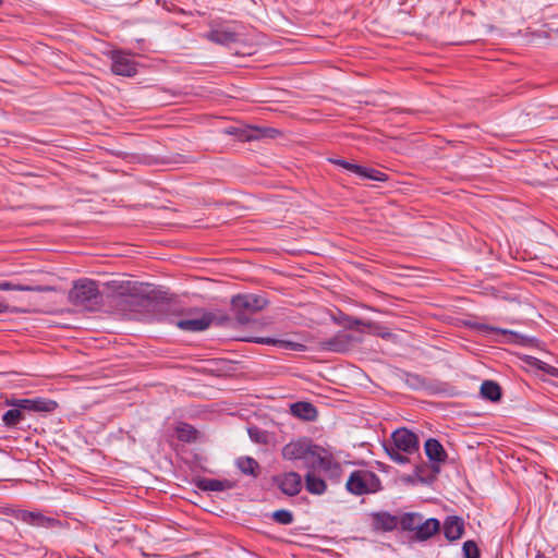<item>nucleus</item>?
<instances>
[{"label": "nucleus", "mask_w": 558, "mask_h": 558, "mask_svg": "<svg viewBox=\"0 0 558 558\" xmlns=\"http://www.w3.org/2000/svg\"><path fill=\"white\" fill-rule=\"evenodd\" d=\"M153 308L158 322L174 325L189 332L204 331L215 319V315L210 312H204L199 317L178 319L177 306L170 302H156Z\"/></svg>", "instance_id": "obj_1"}, {"label": "nucleus", "mask_w": 558, "mask_h": 558, "mask_svg": "<svg viewBox=\"0 0 558 558\" xmlns=\"http://www.w3.org/2000/svg\"><path fill=\"white\" fill-rule=\"evenodd\" d=\"M386 454L396 463L404 465L411 462L409 456L418 452V436L407 427L397 428L390 439L383 442Z\"/></svg>", "instance_id": "obj_2"}, {"label": "nucleus", "mask_w": 558, "mask_h": 558, "mask_svg": "<svg viewBox=\"0 0 558 558\" xmlns=\"http://www.w3.org/2000/svg\"><path fill=\"white\" fill-rule=\"evenodd\" d=\"M397 376L411 390L425 391L428 396H453V387L439 379L426 378L405 369H399Z\"/></svg>", "instance_id": "obj_3"}, {"label": "nucleus", "mask_w": 558, "mask_h": 558, "mask_svg": "<svg viewBox=\"0 0 558 558\" xmlns=\"http://www.w3.org/2000/svg\"><path fill=\"white\" fill-rule=\"evenodd\" d=\"M68 299L74 306L87 310H93L102 302L97 281L89 278L75 280L69 291Z\"/></svg>", "instance_id": "obj_4"}, {"label": "nucleus", "mask_w": 558, "mask_h": 558, "mask_svg": "<svg viewBox=\"0 0 558 558\" xmlns=\"http://www.w3.org/2000/svg\"><path fill=\"white\" fill-rule=\"evenodd\" d=\"M471 329L477 331L478 333L489 337L492 340L498 341V337H508V343L537 348L541 344V341L531 336L522 335L514 330L504 329L500 327H495L492 325L478 323V322H469L466 324Z\"/></svg>", "instance_id": "obj_5"}, {"label": "nucleus", "mask_w": 558, "mask_h": 558, "mask_svg": "<svg viewBox=\"0 0 558 558\" xmlns=\"http://www.w3.org/2000/svg\"><path fill=\"white\" fill-rule=\"evenodd\" d=\"M1 513L8 517H13L19 521L35 527L51 530H62L69 527V523L66 521H61L53 517H47L40 511H28L24 509H15L13 507H3L1 509Z\"/></svg>", "instance_id": "obj_6"}, {"label": "nucleus", "mask_w": 558, "mask_h": 558, "mask_svg": "<svg viewBox=\"0 0 558 558\" xmlns=\"http://www.w3.org/2000/svg\"><path fill=\"white\" fill-rule=\"evenodd\" d=\"M349 493L355 496L374 494L383 489L380 478L372 471H353L345 484Z\"/></svg>", "instance_id": "obj_7"}, {"label": "nucleus", "mask_w": 558, "mask_h": 558, "mask_svg": "<svg viewBox=\"0 0 558 558\" xmlns=\"http://www.w3.org/2000/svg\"><path fill=\"white\" fill-rule=\"evenodd\" d=\"M4 404L19 408L26 418L33 413H51L58 408L54 400L43 397L32 399L7 398Z\"/></svg>", "instance_id": "obj_8"}, {"label": "nucleus", "mask_w": 558, "mask_h": 558, "mask_svg": "<svg viewBox=\"0 0 558 558\" xmlns=\"http://www.w3.org/2000/svg\"><path fill=\"white\" fill-rule=\"evenodd\" d=\"M317 446L310 438L301 437L284 445L281 454L284 460H302L308 468Z\"/></svg>", "instance_id": "obj_9"}, {"label": "nucleus", "mask_w": 558, "mask_h": 558, "mask_svg": "<svg viewBox=\"0 0 558 558\" xmlns=\"http://www.w3.org/2000/svg\"><path fill=\"white\" fill-rule=\"evenodd\" d=\"M308 469L322 470L328 474L330 478L338 480L342 474L341 464L333 458L332 453L322 446H317Z\"/></svg>", "instance_id": "obj_10"}, {"label": "nucleus", "mask_w": 558, "mask_h": 558, "mask_svg": "<svg viewBox=\"0 0 558 558\" xmlns=\"http://www.w3.org/2000/svg\"><path fill=\"white\" fill-rule=\"evenodd\" d=\"M111 60V71L116 75L133 77L137 74V63L131 58L130 53L113 49L108 52Z\"/></svg>", "instance_id": "obj_11"}, {"label": "nucleus", "mask_w": 558, "mask_h": 558, "mask_svg": "<svg viewBox=\"0 0 558 558\" xmlns=\"http://www.w3.org/2000/svg\"><path fill=\"white\" fill-rule=\"evenodd\" d=\"M114 292L119 299V304H128L130 307L142 306L148 301V298L142 295L136 282L123 281L114 286Z\"/></svg>", "instance_id": "obj_12"}, {"label": "nucleus", "mask_w": 558, "mask_h": 558, "mask_svg": "<svg viewBox=\"0 0 558 558\" xmlns=\"http://www.w3.org/2000/svg\"><path fill=\"white\" fill-rule=\"evenodd\" d=\"M271 481L288 497L296 496L303 487L302 476L294 471L274 475Z\"/></svg>", "instance_id": "obj_13"}, {"label": "nucleus", "mask_w": 558, "mask_h": 558, "mask_svg": "<svg viewBox=\"0 0 558 558\" xmlns=\"http://www.w3.org/2000/svg\"><path fill=\"white\" fill-rule=\"evenodd\" d=\"M424 452L428 459L429 468L435 474H439L441 465L447 461L448 453L436 438H428L424 442Z\"/></svg>", "instance_id": "obj_14"}, {"label": "nucleus", "mask_w": 558, "mask_h": 558, "mask_svg": "<svg viewBox=\"0 0 558 558\" xmlns=\"http://www.w3.org/2000/svg\"><path fill=\"white\" fill-rule=\"evenodd\" d=\"M230 311L240 325H246L256 314L243 293L233 295L230 301Z\"/></svg>", "instance_id": "obj_15"}, {"label": "nucleus", "mask_w": 558, "mask_h": 558, "mask_svg": "<svg viewBox=\"0 0 558 558\" xmlns=\"http://www.w3.org/2000/svg\"><path fill=\"white\" fill-rule=\"evenodd\" d=\"M441 530L445 538L450 542H457L462 538L465 532V521L462 517L451 514L447 515L441 522Z\"/></svg>", "instance_id": "obj_16"}, {"label": "nucleus", "mask_w": 558, "mask_h": 558, "mask_svg": "<svg viewBox=\"0 0 558 558\" xmlns=\"http://www.w3.org/2000/svg\"><path fill=\"white\" fill-rule=\"evenodd\" d=\"M353 340L352 335L339 331L333 337L323 340L320 349L327 352L345 353L351 350Z\"/></svg>", "instance_id": "obj_17"}, {"label": "nucleus", "mask_w": 558, "mask_h": 558, "mask_svg": "<svg viewBox=\"0 0 558 558\" xmlns=\"http://www.w3.org/2000/svg\"><path fill=\"white\" fill-rule=\"evenodd\" d=\"M441 531V522L437 518L423 519L418 523V527L411 536L414 542L423 543L430 539Z\"/></svg>", "instance_id": "obj_18"}, {"label": "nucleus", "mask_w": 558, "mask_h": 558, "mask_svg": "<svg viewBox=\"0 0 558 558\" xmlns=\"http://www.w3.org/2000/svg\"><path fill=\"white\" fill-rule=\"evenodd\" d=\"M192 483L202 492H225L235 487V483L230 480H217L196 476Z\"/></svg>", "instance_id": "obj_19"}, {"label": "nucleus", "mask_w": 558, "mask_h": 558, "mask_svg": "<svg viewBox=\"0 0 558 558\" xmlns=\"http://www.w3.org/2000/svg\"><path fill=\"white\" fill-rule=\"evenodd\" d=\"M372 526L376 532H392L399 527V517L389 511H377L372 513Z\"/></svg>", "instance_id": "obj_20"}, {"label": "nucleus", "mask_w": 558, "mask_h": 558, "mask_svg": "<svg viewBox=\"0 0 558 558\" xmlns=\"http://www.w3.org/2000/svg\"><path fill=\"white\" fill-rule=\"evenodd\" d=\"M210 41L221 45L230 46L240 40V35L232 31L230 27L221 26L211 29L206 36Z\"/></svg>", "instance_id": "obj_21"}, {"label": "nucleus", "mask_w": 558, "mask_h": 558, "mask_svg": "<svg viewBox=\"0 0 558 558\" xmlns=\"http://www.w3.org/2000/svg\"><path fill=\"white\" fill-rule=\"evenodd\" d=\"M252 342L258 344L274 345L283 350H290L295 352H304L307 349L306 345L301 342L271 337H255L252 339Z\"/></svg>", "instance_id": "obj_22"}, {"label": "nucleus", "mask_w": 558, "mask_h": 558, "mask_svg": "<svg viewBox=\"0 0 558 558\" xmlns=\"http://www.w3.org/2000/svg\"><path fill=\"white\" fill-rule=\"evenodd\" d=\"M290 412L293 416L306 421L313 422L318 416L316 407L307 401H298L290 405Z\"/></svg>", "instance_id": "obj_23"}, {"label": "nucleus", "mask_w": 558, "mask_h": 558, "mask_svg": "<svg viewBox=\"0 0 558 558\" xmlns=\"http://www.w3.org/2000/svg\"><path fill=\"white\" fill-rule=\"evenodd\" d=\"M227 134L234 136L241 142H251L259 140V126L242 125L230 126L227 129Z\"/></svg>", "instance_id": "obj_24"}, {"label": "nucleus", "mask_w": 558, "mask_h": 558, "mask_svg": "<svg viewBox=\"0 0 558 558\" xmlns=\"http://www.w3.org/2000/svg\"><path fill=\"white\" fill-rule=\"evenodd\" d=\"M480 395L483 399L490 402H499L502 398V389L494 380H484L480 388Z\"/></svg>", "instance_id": "obj_25"}, {"label": "nucleus", "mask_w": 558, "mask_h": 558, "mask_svg": "<svg viewBox=\"0 0 558 558\" xmlns=\"http://www.w3.org/2000/svg\"><path fill=\"white\" fill-rule=\"evenodd\" d=\"M305 489L312 494L320 496L327 490L326 482L317 476L313 471H308L304 476Z\"/></svg>", "instance_id": "obj_26"}, {"label": "nucleus", "mask_w": 558, "mask_h": 558, "mask_svg": "<svg viewBox=\"0 0 558 558\" xmlns=\"http://www.w3.org/2000/svg\"><path fill=\"white\" fill-rule=\"evenodd\" d=\"M422 519L423 514L421 512H403L399 515L398 529L401 532H411L414 534Z\"/></svg>", "instance_id": "obj_27"}, {"label": "nucleus", "mask_w": 558, "mask_h": 558, "mask_svg": "<svg viewBox=\"0 0 558 558\" xmlns=\"http://www.w3.org/2000/svg\"><path fill=\"white\" fill-rule=\"evenodd\" d=\"M236 468L241 471V473L245 475H251L254 478H257L259 475V464L258 462L248 456L240 457L235 461Z\"/></svg>", "instance_id": "obj_28"}, {"label": "nucleus", "mask_w": 558, "mask_h": 558, "mask_svg": "<svg viewBox=\"0 0 558 558\" xmlns=\"http://www.w3.org/2000/svg\"><path fill=\"white\" fill-rule=\"evenodd\" d=\"M337 324L347 328V329H357L359 327H367L371 328L374 326L373 322L363 320L359 317L351 316L344 313H341L339 318L336 319Z\"/></svg>", "instance_id": "obj_29"}, {"label": "nucleus", "mask_w": 558, "mask_h": 558, "mask_svg": "<svg viewBox=\"0 0 558 558\" xmlns=\"http://www.w3.org/2000/svg\"><path fill=\"white\" fill-rule=\"evenodd\" d=\"M2 423L7 428H14L20 426L26 417L16 407H11L7 412L2 414Z\"/></svg>", "instance_id": "obj_30"}, {"label": "nucleus", "mask_w": 558, "mask_h": 558, "mask_svg": "<svg viewBox=\"0 0 558 558\" xmlns=\"http://www.w3.org/2000/svg\"><path fill=\"white\" fill-rule=\"evenodd\" d=\"M523 361L530 367H534L538 371H542L547 375L558 377V368L557 367L549 365L535 356L525 355Z\"/></svg>", "instance_id": "obj_31"}, {"label": "nucleus", "mask_w": 558, "mask_h": 558, "mask_svg": "<svg viewBox=\"0 0 558 558\" xmlns=\"http://www.w3.org/2000/svg\"><path fill=\"white\" fill-rule=\"evenodd\" d=\"M356 175H359L361 179H367L377 182H386L389 179L387 173L362 165H360V169L357 170Z\"/></svg>", "instance_id": "obj_32"}, {"label": "nucleus", "mask_w": 558, "mask_h": 558, "mask_svg": "<svg viewBox=\"0 0 558 558\" xmlns=\"http://www.w3.org/2000/svg\"><path fill=\"white\" fill-rule=\"evenodd\" d=\"M175 432L178 439L183 442H193L197 438V430L187 423H180Z\"/></svg>", "instance_id": "obj_33"}, {"label": "nucleus", "mask_w": 558, "mask_h": 558, "mask_svg": "<svg viewBox=\"0 0 558 558\" xmlns=\"http://www.w3.org/2000/svg\"><path fill=\"white\" fill-rule=\"evenodd\" d=\"M47 288L40 286H27L21 283H14L12 281H1L0 291H27V292H41L46 291Z\"/></svg>", "instance_id": "obj_34"}, {"label": "nucleus", "mask_w": 558, "mask_h": 558, "mask_svg": "<svg viewBox=\"0 0 558 558\" xmlns=\"http://www.w3.org/2000/svg\"><path fill=\"white\" fill-rule=\"evenodd\" d=\"M428 470V465L425 462H421L414 465V476L422 484L430 485L433 484L438 474H435L433 471L430 474L425 475V472Z\"/></svg>", "instance_id": "obj_35"}, {"label": "nucleus", "mask_w": 558, "mask_h": 558, "mask_svg": "<svg viewBox=\"0 0 558 558\" xmlns=\"http://www.w3.org/2000/svg\"><path fill=\"white\" fill-rule=\"evenodd\" d=\"M250 439L258 445H266L269 441V433L258 426L252 425L247 427Z\"/></svg>", "instance_id": "obj_36"}, {"label": "nucleus", "mask_w": 558, "mask_h": 558, "mask_svg": "<svg viewBox=\"0 0 558 558\" xmlns=\"http://www.w3.org/2000/svg\"><path fill=\"white\" fill-rule=\"evenodd\" d=\"M270 518L278 524L289 525L294 522V514L288 509H278L271 512Z\"/></svg>", "instance_id": "obj_37"}, {"label": "nucleus", "mask_w": 558, "mask_h": 558, "mask_svg": "<svg viewBox=\"0 0 558 558\" xmlns=\"http://www.w3.org/2000/svg\"><path fill=\"white\" fill-rule=\"evenodd\" d=\"M246 298V300L250 302L251 307L255 311V313L260 312L264 310L268 304L269 301L262 294H255V293H243Z\"/></svg>", "instance_id": "obj_38"}, {"label": "nucleus", "mask_w": 558, "mask_h": 558, "mask_svg": "<svg viewBox=\"0 0 558 558\" xmlns=\"http://www.w3.org/2000/svg\"><path fill=\"white\" fill-rule=\"evenodd\" d=\"M463 558H481L478 545L473 539H468L462 544Z\"/></svg>", "instance_id": "obj_39"}, {"label": "nucleus", "mask_w": 558, "mask_h": 558, "mask_svg": "<svg viewBox=\"0 0 558 558\" xmlns=\"http://www.w3.org/2000/svg\"><path fill=\"white\" fill-rule=\"evenodd\" d=\"M328 161L330 163L339 166V167L343 168L344 170H347L351 173H354V174H356L357 170L360 169V165L348 161L342 158H329Z\"/></svg>", "instance_id": "obj_40"}, {"label": "nucleus", "mask_w": 558, "mask_h": 558, "mask_svg": "<svg viewBox=\"0 0 558 558\" xmlns=\"http://www.w3.org/2000/svg\"><path fill=\"white\" fill-rule=\"evenodd\" d=\"M259 140L260 138H275L279 131L274 128H259Z\"/></svg>", "instance_id": "obj_41"}, {"label": "nucleus", "mask_w": 558, "mask_h": 558, "mask_svg": "<svg viewBox=\"0 0 558 558\" xmlns=\"http://www.w3.org/2000/svg\"><path fill=\"white\" fill-rule=\"evenodd\" d=\"M402 482L405 483V484H410V485H414L416 484L418 481L417 478L413 475H404L402 476Z\"/></svg>", "instance_id": "obj_42"}, {"label": "nucleus", "mask_w": 558, "mask_h": 558, "mask_svg": "<svg viewBox=\"0 0 558 558\" xmlns=\"http://www.w3.org/2000/svg\"><path fill=\"white\" fill-rule=\"evenodd\" d=\"M10 312H12V311L10 310L9 304L0 303V314H5V313H10Z\"/></svg>", "instance_id": "obj_43"}, {"label": "nucleus", "mask_w": 558, "mask_h": 558, "mask_svg": "<svg viewBox=\"0 0 558 558\" xmlns=\"http://www.w3.org/2000/svg\"><path fill=\"white\" fill-rule=\"evenodd\" d=\"M534 558H547L542 551H537Z\"/></svg>", "instance_id": "obj_44"}, {"label": "nucleus", "mask_w": 558, "mask_h": 558, "mask_svg": "<svg viewBox=\"0 0 558 558\" xmlns=\"http://www.w3.org/2000/svg\"><path fill=\"white\" fill-rule=\"evenodd\" d=\"M2 521L5 523H9L10 525H13L12 521H8V520H2Z\"/></svg>", "instance_id": "obj_45"}, {"label": "nucleus", "mask_w": 558, "mask_h": 558, "mask_svg": "<svg viewBox=\"0 0 558 558\" xmlns=\"http://www.w3.org/2000/svg\"><path fill=\"white\" fill-rule=\"evenodd\" d=\"M2 2H3V1H2V0H0V5L2 4Z\"/></svg>", "instance_id": "obj_46"}]
</instances>
